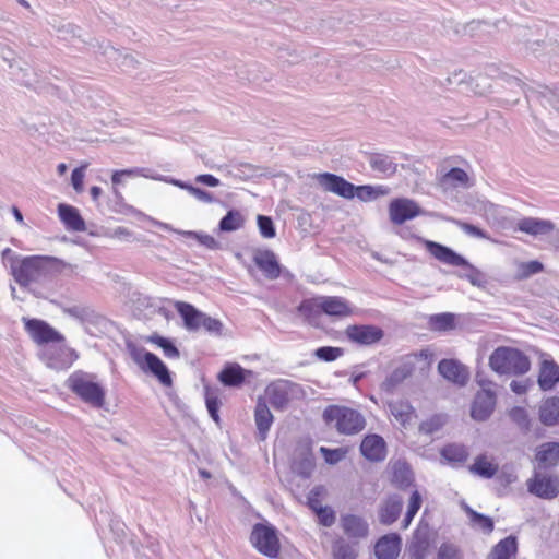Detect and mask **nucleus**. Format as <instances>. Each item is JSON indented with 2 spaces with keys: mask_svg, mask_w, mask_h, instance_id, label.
Wrapping results in <instances>:
<instances>
[{
  "mask_svg": "<svg viewBox=\"0 0 559 559\" xmlns=\"http://www.w3.org/2000/svg\"><path fill=\"white\" fill-rule=\"evenodd\" d=\"M438 371L445 380L457 386H465L471 378L469 369L453 358L440 360Z\"/></svg>",
  "mask_w": 559,
  "mask_h": 559,
  "instance_id": "nucleus-14",
  "label": "nucleus"
},
{
  "mask_svg": "<svg viewBox=\"0 0 559 559\" xmlns=\"http://www.w3.org/2000/svg\"><path fill=\"white\" fill-rule=\"evenodd\" d=\"M441 459L451 466L464 465L468 457L469 452L466 445L462 443H448L440 450Z\"/></svg>",
  "mask_w": 559,
  "mask_h": 559,
  "instance_id": "nucleus-28",
  "label": "nucleus"
},
{
  "mask_svg": "<svg viewBox=\"0 0 559 559\" xmlns=\"http://www.w3.org/2000/svg\"><path fill=\"white\" fill-rule=\"evenodd\" d=\"M301 393L300 385L287 379H276L270 382L262 397L276 411H283Z\"/></svg>",
  "mask_w": 559,
  "mask_h": 559,
  "instance_id": "nucleus-7",
  "label": "nucleus"
},
{
  "mask_svg": "<svg viewBox=\"0 0 559 559\" xmlns=\"http://www.w3.org/2000/svg\"><path fill=\"white\" fill-rule=\"evenodd\" d=\"M402 503L399 501L386 502L380 512V520L383 524H392L401 513Z\"/></svg>",
  "mask_w": 559,
  "mask_h": 559,
  "instance_id": "nucleus-47",
  "label": "nucleus"
},
{
  "mask_svg": "<svg viewBox=\"0 0 559 559\" xmlns=\"http://www.w3.org/2000/svg\"><path fill=\"white\" fill-rule=\"evenodd\" d=\"M356 543H348L343 538H337L332 545V555L334 559H356L358 552L355 548Z\"/></svg>",
  "mask_w": 559,
  "mask_h": 559,
  "instance_id": "nucleus-40",
  "label": "nucleus"
},
{
  "mask_svg": "<svg viewBox=\"0 0 559 559\" xmlns=\"http://www.w3.org/2000/svg\"><path fill=\"white\" fill-rule=\"evenodd\" d=\"M448 417L444 414H435L430 417L424 419L419 426L418 430L420 433L426 436H431L436 432H439L447 424Z\"/></svg>",
  "mask_w": 559,
  "mask_h": 559,
  "instance_id": "nucleus-39",
  "label": "nucleus"
},
{
  "mask_svg": "<svg viewBox=\"0 0 559 559\" xmlns=\"http://www.w3.org/2000/svg\"><path fill=\"white\" fill-rule=\"evenodd\" d=\"M250 543L262 555L276 558L281 551V543L274 526L257 523L250 534Z\"/></svg>",
  "mask_w": 559,
  "mask_h": 559,
  "instance_id": "nucleus-8",
  "label": "nucleus"
},
{
  "mask_svg": "<svg viewBox=\"0 0 559 559\" xmlns=\"http://www.w3.org/2000/svg\"><path fill=\"white\" fill-rule=\"evenodd\" d=\"M321 309L329 317L346 318L354 313L352 305L340 296L322 297Z\"/></svg>",
  "mask_w": 559,
  "mask_h": 559,
  "instance_id": "nucleus-26",
  "label": "nucleus"
},
{
  "mask_svg": "<svg viewBox=\"0 0 559 559\" xmlns=\"http://www.w3.org/2000/svg\"><path fill=\"white\" fill-rule=\"evenodd\" d=\"M258 227H259L260 234L264 238H267V239L274 238L276 235L273 221L269 216L259 215L258 216Z\"/></svg>",
  "mask_w": 559,
  "mask_h": 559,
  "instance_id": "nucleus-56",
  "label": "nucleus"
},
{
  "mask_svg": "<svg viewBox=\"0 0 559 559\" xmlns=\"http://www.w3.org/2000/svg\"><path fill=\"white\" fill-rule=\"evenodd\" d=\"M360 453L369 462H382L388 455L385 440L377 435H366L360 442Z\"/></svg>",
  "mask_w": 559,
  "mask_h": 559,
  "instance_id": "nucleus-15",
  "label": "nucleus"
},
{
  "mask_svg": "<svg viewBox=\"0 0 559 559\" xmlns=\"http://www.w3.org/2000/svg\"><path fill=\"white\" fill-rule=\"evenodd\" d=\"M538 468H552L559 465V442H544L535 450Z\"/></svg>",
  "mask_w": 559,
  "mask_h": 559,
  "instance_id": "nucleus-23",
  "label": "nucleus"
},
{
  "mask_svg": "<svg viewBox=\"0 0 559 559\" xmlns=\"http://www.w3.org/2000/svg\"><path fill=\"white\" fill-rule=\"evenodd\" d=\"M528 489H558L559 478L550 472H535L534 476L527 483Z\"/></svg>",
  "mask_w": 559,
  "mask_h": 559,
  "instance_id": "nucleus-36",
  "label": "nucleus"
},
{
  "mask_svg": "<svg viewBox=\"0 0 559 559\" xmlns=\"http://www.w3.org/2000/svg\"><path fill=\"white\" fill-rule=\"evenodd\" d=\"M67 385L71 392L92 407L102 408L105 405L106 391L96 381L95 374L76 370L68 378Z\"/></svg>",
  "mask_w": 559,
  "mask_h": 559,
  "instance_id": "nucleus-4",
  "label": "nucleus"
},
{
  "mask_svg": "<svg viewBox=\"0 0 559 559\" xmlns=\"http://www.w3.org/2000/svg\"><path fill=\"white\" fill-rule=\"evenodd\" d=\"M132 360L145 372L154 374L158 381L170 386L173 381L166 365L155 354L145 350L144 348H132L130 352Z\"/></svg>",
  "mask_w": 559,
  "mask_h": 559,
  "instance_id": "nucleus-9",
  "label": "nucleus"
},
{
  "mask_svg": "<svg viewBox=\"0 0 559 559\" xmlns=\"http://www.w3.org/2000/svg\"><path fill=\"white\" fill-rule=\"evenodd\" d=\"M188 190L199 200L201 201H204V202H212L213 201V195L211 193H209L207 191H204L200 188H195V187H192V186H189L188 187Z\"/></svg>",
  "mask_w": 559,
  "mask_h": 559,
  "instance_id": "nucleus-62",
  "label": "nucleus"
},
{
  "mask_svg": "<svg viewBox=\"0 0 559 559\" xmlns=\"http://www.w3.org/2000/svg\"><path fill=\"white\" fill-rule=\"evenodd\" d=\"M58 214L68 230L84 231L86 226L79 210L72 205L59 204Z\"/></svg>",
  "mask_w": 559,
  "mask_h": 559,
  "instance_id": "nucleus-29",
  "label": "nucleus"
},
{
  "mask_svg": "<svg viewBox=\"0 0 559 559\" xmlns=\"http://www.w3.org/2000/svg\"><path fill=\"white\" fill-rule=\"evenodd\" d=\"M218 380L226 386H239L246 380L245 369L239 365H227L218 374Z\"/></svg>",
  "mask_w": 559,
  "mask_h": 559,
  "instance_id": "nucleus-35",
  "label": "nucleus"
},
{
  "mask_svg": "<svg viewBox=\"0 0 559 559\" xmlns=\"http://www.w3.org/2000/svg\"><path fill=\"white\" fill-rule=\"evenodd\" d=\"M142 170L139 168L115 170L111 175V182L114 186H118L122 181V177H135L141 176Z\"/></svg>",
  "mask_w": 559,
  "mask_h": 559,
  "instance_id": "nucleus-58",
  "label": "nucleus"
},
{
  "mask_svg": "<svg viewBox=\"0 0 559 559\" xmlns=\"http://www.w3.org/2000/svg\"><path fill=\"white\" fill-rule=\"evenodd\" d=\"M85 167H86V165L73 169L72 175H71V183L78 193H81L83 191Z\"/></svg>",
  "mask_w": 559,
  "mask_h": 559,
  "instance_id": "nucleus-59",
  "label": "nucleus"
},
{
  "mask_svg": "<svg viewBox=\"0 0 559 559\" xmlns=\"http://www.w3.org/2000/svg\"><path fill=\"white\" fill-rule=\"evenodd\" d=\"M461 226H462V229L465 233H467L468 235H472V236H475V237H478V238H486L487 237L486 234L480 228H478L475 225H472V224H468V223H464Z\"/></svg>",
  "mask_w": 559,
  "mask_h": 559,
  "instance_id": "nucleus-64",
  "label": "nucleus"
},
{
  "mask_svg": "<svg viewBox=\"0 0 559 559\" xmlns=\"http://www.w3.org/2000/svg\"><path fill=\"white\" fill-rule=\"evenodd\" d=\"M390 415L402 427L411 425L416 418V411L412 404L404 400L392 401L388 404Z\"/></svg>",
  "mask_w": 559,
  "mask_h": 559,
  "instance_id": "nucleus-27",
  "label": "nucleus"
},
{
  "mask_svg": "<svg viewBox=\"0 0 559 559\" xmlns=\"http://www.w3.org/2000/svg\"><path fill=\"white\" fill-rule=\"evenodd\" d=\"M318 518V522L325 527H330L335 523V512L334 510L326 506L322 510H319L318 513H314Z\"/></svg>",
  "mask_w": 559,
  "mask_h": 559,
  "instance_id": "nucleus-57",
  "label": "nucleus"
},
{
  "mask_svg": "<svg viewBox=\"0 0 559 559\" xmlns=\"http://www.w3.org/2000/svg\"><path fill=\"white\" fill-rule=\"evenodd\" d=\"M254 421L258 430V438L262 441L265 440L267 432L274 421V416L265 403V399L262 396H259L257 400L254 408Z\"/></svg>",
  "mask_w": 559,
  "mask_h": 559,
  "instance_id": "nucleus-24",
  "label": "nucleus"
},
{
  "mask_svg": "<svg viewBox=\"0 0 559 559\" xmlns=\"http://www.w3.org/2000/svg\"><path fill=\"white\" fill-rule=\"evenodd\" d=\"M314 459L311 453H307L302 457L298 460H294L292 464V471L296 475L308 478L311 476L313 469H314Z\"/></svg>",
  "mask_w": 559,
  "mask_h": 559,
  "instance_id": "nucleus-41",
  "label": "nucleus"
},
{
  "mask_svg": "<svg viewBox=\"0 0 559 559\" xmlns=\"http://www.w3.org/2000/svg\"><path fill=\"white\" fill-rule=\"evenodd\" d=\"M322 297L305 299L298 306V312L308 321L316 320L323 313Z\"/></svg>",
  "mask_w": 559,
  "mask_h": 559,
  "instance_id": "nucleus-38",
  "label": "nucleus"
},
{
  "mask_svg": "<svg viewBox=\"0 0 559 559\" xmlns=\"http://www.w3.org/2000/svg\"><path fill=\"white\" fill-rule=\"evenodd\" d=\"M401 537L396 533H389L378 539L374 545L377 559H396L401 551Z\"/></svg>",
  "mask_w": 559,
  "mask_h": 559,
  "instance_id": "nucleus-22",
  "label": "nucleus"
},
{
  "mask_svg": "<svg viewBox=\"0 0 559 559\" xmlns=\"http://www.w3.org/2000/svg\"><path fill=\"white\" fill-rule=\"evenodd\" d=\"M253 262L267 280L281 276V265L275 253L269 249H258L253 253Z\"/></svg>",
  "mask_w": 559,
  "mask_h": 559,
  "instance_id": "nucleus-20",
  "label": "nucleus"
},
{
  "mask_svg": "<svg viewBox=\"0 0 559 559\" xmlns=\"http://www.w3.org/2000/svg\"><path fill=\"white\" fill-rule=\"evenodd\" d=\"M322 420L326 427L342 436H355L365 430V415L355 407L345 404H330L322 412Z\"/></svg>",
  "mask_w": 559,
  "mask_h": 559,
  "instance_id": "nucleus-2",
  "label": "nucleus"
},
{
  "mask_svg": "<svg viewBox=\"0 0 559 559\" xmlns=\"http://www.w3.org/2000/svg\"><path fill=\"white\" fill-rule=\"evenodd\" d=\"M308 507L313 513H318L319 510L326 507L321 499V491H311V495L308 497Z\"/></svg>",
  "mask_w": 559,
  "mask_h": 559,
  "instance_id": "nucleus-60",
  "label": "nucleus"
},
{
  "mask_svg": "<svg viewBox=\"0 0 559 559\" xmlns=\"http://www.w3.org/2000/svg\"><path fill=\"white\" fill-rule=\"evenodd\" d=\"M438 185L443 189H453L457 187H469L471 180L468 174L462 168H451L438 178Z\"/></svg>",
  "mask_w": 559,
  "mask_h": 559,
  "instance_id": "nucleus-30",
  "label": "nucleus"
},
{
  "mask_svg": "<svg viewBox=\"0 0 559 559\" xmlns=\"http://www.w3.org/2000/svg\"><path fill=\"white\" fill-rule=\"evenodd\" d=\"M421 506V498L418 491H413V495L409 499L408 509L406 515L404 518V527H407L412 522L415 514L418 512Z\"/></svg>",
  "mask_w": 559,
  "mask_h": 559,
  "instance_id": "nucleus-53",
  "label": "nucleus"
},
{
  "mask_svg": "<svg viewBox=\"0 0 559 559\" xmlns=\"http://www.w3.org/2000/svg\"><path fill=\"white\" fill-rule=\"evenodd\" d=\"M343 349L340 347L323 346L319 347L314 355L323 361H334L342 356Z\"/></svg>",
  "mask_w": 559,
  "mask_h": 559,
  "instance_id": "nucleus-55",
  "label": "nucleus"
},
{
  "mask_svg": "<svg viewBox=\"0 0 559 559\" xmlns=\"http://www.w3.org/2000/svg\"><path fill=\"white\" fill-rule=\"evenodd\" d=\"M205 404H206V408H207L210 416L218 425L221 421L219 415H218L221 401H219L217 394L209 388L206 389V392H205Z\"/></svg>",
  "mask_w": 559,
  "mask_h": 559,
  "instance_id": "nucleus-49",
  "label": "nucleus"
},
{
  "mask_svg": "<svg viewBox=\"0 0 559 559\" xmlns=\"http://www.w3.org/2000/svg\"><path fill=\"white\" fill-rule=\"evenodd\" d=\"M433 356V350L429 347L400 356L392 361L390 370L380 383L381 391L392 394L417 372H427L431 368Z\"/></svg>",
  "mask_w": 559,
  "mask_h": 559,
  "instance_id": "nucleus-1",
  "label": "nucleus"
},
{
  "mask_svg": "<svg viewBox=\"0 0 559 559\" xmlns=\"http://www.w3.org/2000/svg\"><path fill=\"white\" fill-rule=\"evenodd\" d=\"M430 324L435 330L448 331L455 326L454 316L451 313H441L431 317Z\"/></svg>",
  "mask_w": 559,
  "mask_h": 559,
  "instance_id": "nucleus-50",
  "label": "nucleus"
},
{
  "mask_svg": "<svg viewBox=\"0 0 559 559\" xmlns=\"http://www.w3.org/2000/svg\"><path fill=\"white\" fill-rule=\"evenodd\" d=\"M437 559H463V555L456 545L443 543L439 547Z\"/></svg>",
  "mask_w": 559,
  "mask_h": 559,
  "instance_id": "nucleus-52",
  "label": "nucleus"
},
{
  "mask_svg": "<svg viewBox=\"0 0 559 559\" xmlns=\"http://www.w3.org/2000/svg\"><path fill=\"white\" fill-rule=\"evenodd\" d=\"M559 382V365L545 360L540 367L538 384L544 391L551 390Z\"/></svg>",
  "mask_w": 559,
  "mask_h": 559,
  "instance_id": "nucleus-34",
  "label": "nucleus"
},
{
  "mask_svg": "<svg viewBox=\"0 0 559 559\" xmlns=\"http://www.w3.org/2000/svg\"><path fill=\"white\" fill-rule=\"evenodd\" d=\"M538 416L545 426L559 425V396L544 400L539 406Z\"/></svg>",
  "mask_w": 559,
  "mask_h": 559,
  "instance_id": "nucleus-32",
  "label": "nucleus"
},
{
  "mask_svg": "<svg viewBox=\"0 0 559 559\" xmlns=\"http://www.w3.org/2000/svg\"><path fill=\"white\" fill-rule=\"evenodd\" d=\"M370 166L373 170L384 175H392L396 170V164H394L390 157L381 154L372 155Z\"/></svg>",
  "mask_w": 559,
  "mask_h": 559,
  "instance_id": "nucleus-44",
  "label": "nucleus"
},
{
  "mask_svg": "<svg viewBox=\"0 0 559 559\" xmlns=\"http://www.w3.org/2000/svg\"><path fill=\"white\" fill-rule=\"evenodd\" d=\"M516 228L522 233L537 236L551 233L555 229V225L550 221L525 217L518 222Z\"/></svg>",
  "mask_w": 559,
  "mask_h": 559,
  "instance_id": "nucleus-31",
  "label": "nucleus"
},
{
  "mask_svg": "<svg viewBox=\"0 0 559 559\" xmlns=\"http://www.w3.org/2000/svg\"><path fill=\"white\" fill-rule=\"evenodd\" d=\"M391 484L399 489H407L414 485V473L408 463L396 461L390 464Z\"/></svg>",
  "mask_w": 559,
  "mask_h": 559,
  "instance_id": "nucleus-25",
  "label": "nucleus"
},
{
  "mask_svg": "<svg viewBox=\"0 0 559 559\" xmlns=\"http://www.w3.org/2000/svg\"><path fill=\"white\" fill-rule=\"evenodd\" d=\"M174 308L183 320V325L188 331H198L203 328L207 333L221 335L223 323L215 318L198 310L193 305L186 301H175Z\"/></svg>",
  "mask_w": 559,
  "mask_h": 559,
  "instance_id": "nucleus-6",
  "label": "nucleus"
},
{
  "mask_svg": "<svg viewBox=\"0 0 559 559\" xmlns=\"http://www.w3.org/2000/svg\"><path fill=\"white\" fill-rule=\"evenodd\" d=\"M511 419L516 423L522 429H530V418L524 407H513L509 413Z\"/></svg>",
  "mask_w": 559,
  "mask_h": 559,
  "instance_id": "nucleus-54",
  "label": "nucleus"
},
{
  "mask_svg": "<svg viewBox=\"0 0 559 559\" xmlns=\"http://www.w3.org/2000/svg\"><path fill=\"white\" fill-rule=\"evenodd\" d=\"M417 241L421 243L427 252L437 261L454 267H469V263L461 254L456 253L451 248L439 242L428 240L421 237H416Z\"/></svg>",
  "mask_w": 559,
  "mask_h": 559,
  "instance_id": "nucleus-11",
  "label": "nucleus"
},
{
  "mask_svg": "<svg viewBox=\"0 0 559 559\" xmlns=\"http://www.w3.org/2000/svg\"><path fill=\"white\" fill-rule=\"evenodd\" d=\"M500 466L493 455L480 453L474 457L473 463L468 466V471L474 476L483 479H491L499 473Z\"/></svg>",
  "mask_w": 559,
  "mask_h": 559,
  "instance_id": "nucleus-21",
  "label": "nucleus"
},
{
  "mask_svg": "<svg viewBox=\"0 0 559 559\" xmlns=\"http://www.w3.org/2000/svg\"><path fill=\"white\" fill-rule=\"evenodd\" d=\"M197 182L206 185L209 187H217L219 185V180L210 174L199 175L195 178Z\"/></svg>",
  "mask_w": 559,
  "mask_h": 559,
  "instance_id": "nucleus-63",
  "label": "nucleus"
},
{
  "mask_svg": "<svg viewBox=\"0 0 559 559\" xmlns=\"http://www.w3.org/2000/svg\"><path fill=\"white\" fill-rule=\"evenodd\" d=\"M317 180L324 190L333 192L340 197L352 199L355 195L356 187L341 176L331 173H323L317 176Z\"/></svg>",
  "mask_w": 559,
  "mask_h": 559,
  "instance_id": "nucleus-18",
  "label": "nucleus"
},
{
  "mask_svg": "<svg viewBox=\"0 0 559 559\" xmlns=\"http://www.w3.org/2000/svg\"><path fill=\"white\" fill-rule=\"evenodd\" d=\"M346 337L355 344L370 346L379 343L384 332L381 328L371 324H352L345 329Z\"/></svg>",
  "mask_w": 559,
  "mask_h": 559,
  "instance_id": "nucleus-13",
  "label": "nucleus"
},
{
  "mask_svg": "<svg viewBox=\"0 0 559 559\" xmlns=\"http://www.w3.org/2000/svg\"><path fill=\"white\" fill-rule=\"evenodd\" d=\"M245 218L239 211L230 210L219 222V229L223 231H234L241 228Z\"/></svg>",
  "mask_w": 559,
  "mask_h": 559,
  "instance_id": "nucleus-43",
  "label": "nucleus"
},
{
  "mask_svg": "<svg viewBox=\"0 0 559 559\" xmlns=\"http://www.w3.org/2000/svg\"><path fill=\"white\" fill-rule=\"evenodd\" d=\"M43 353V359L50 369L61 371L69 369L79 358L75 349L67 346L64 343H57Z\"/></svg>",
  "mask_w": 559,
  "mask_h": 559,
  "instance_id": "nucleus-12",
  "label": "nucleus"
},
{
  "mask_svg": "<svg viewBox=\"0 0 559 559\" xmlns=\"http://www.w3.org/2000/svg\"><path fill=\"white\" fill-rule=\"evenodd\" d=\"M53 261V258L47 255L16 258L10 264L11 275L20 286L27 287L46 276Z\"/></svg>",
  "mask_w": 559,
  "mask_h": 559,
  "instance_id": "nucleus-3",
  "label": "nucleus"
},
{
  "mask_svg": "<svg viewBox=\"0 0 559 559\" xmlns=\"http://www.w3.org/2000/svg\"><path fill=\"white\" fill-rule=\"evenodd\" d=\"M489 366L499 374H523L530 370L531 362L521 350L501 346L490 355Z\"/></svg>",
  "mask_w": 559,
  "mask_h": 559,
  "instance_id": "nucleus-5",
  "label": "nucleus"
},
{
  "mask_svg": "<svg viewBox=\"0 0 559 559\" xmlns=\"http://www.w3.org/2000/svg\"><path fill=\"white\" fill-rule=\"evenodd\" d=\"M183 235L195 239L200 245L207 249L215 250L219 247L218 241L212 235L198 231H186Z\"/></svg>",
  "mask_w": 559,
  "mask_h": 559,
  "instance_id": "nucleus-51",
  "label": "nucleus"
},
{
  "mask_svg": "<svg viewBox=\"0 0 559 559\" xmlns=\"http://www.w3.org/2000/svg\"><path fill=\"white\" fill-rule=\"evenodd\" d=\"M356 191H357L358 197H359L361 200H369V199L376 198L379 193H381V194L386 193V191H385V190H381V191L377 192V191H376L372 187H370V186H360V187H356Z\"/></svg>",
  "mask_w": 559,
  "mask_h": 559,
  "instance_id": "nucleus-61",
  "label": "nucleus"
},
{
  "mask_svg": "<svg viewBox=\"0 0 559 559\" xmlns=\"http://www.w3.org/2000/svg\"><path fill=\"white\" fill-rule=\"evenodd\" d=\"M516 552V538L514 536H508L492 547L488 559H515Z\"/></svg>",
  "mask_w": 559,
  "mask_h": 559,
  "instance_id": "nucleus-33",
  "label": "nucleus"
},
{
  "mask_svg": "<svg viewBox=\"0 0 559 559\" xmlns=\"http://www.w3.org/2000/svg\"><path fill=\"white\" fill-rule=\"evenodd\" d=\"M496 406V393L491 389L483 388L475 395L471 407V416L478 421L486 420Z\"/></svg>",
  "mask_w": 559,
  "mask_h": 559,
  "instance_id": "nucleus-17",
  "label": "nucleus"
},
{
  "mask_svg": "<svg viewBox=\"0 0 559 559\" xmlns=\"http://www.w3.org/2000/svg\"><path fill=\"white\" fill-rule=\"evenodd\" d=\"M464 511L466 512L473 527L480 530L485 534H490L493 531L495 524L491 518L476 512L467 504H464Z\"/></svg>",
  "mask_w": 559,
  "mask_h": 559,
  "instance_id": "nucleus-37",
  "label": "nucleus"
},
{
  "mask_svg": "<svg viewBox=\"0 0 559 559\" xmlns=\"http://www.w3.org/2000/svg\"><path fill=\"white\" fill-rule=\"evenodd\" d=\"M390 219L393 224L401 225L420 214L418 204L409 199L399 198L389 205Z\"/></svg>",
  "mask_w": 559,
  "mask_h": 559,
  "instance_id": "nucleus-16",
  "label": "nucleus"
},
{
  "mask_svg": "<svg viewBox=\"0 0 559 559\" xmlns=\"http://www.w3.org/2000/svg\"><path fill=\"white\" fill-rule=\"evenodd\" d=\"M430 550V542L424 536L415 535L414 540L411 543L408 554L411 559H425Z\"/></svg>",
  "mask_w": 559,
  "mask_h": 559,
  "instance_id": "nucleus-42",
  "label": "nucleus"
},
{
  "mask_svg": "<svg viewBox=\"0 0 559 559\" xmlns=\"http://www.w3.org/2000/svg\"><path fill=\"white\" fill-rule=\"evenodd\" d=\"M340 525L344 535L353 543H358L368 537L369 525L359 515L343 514L340 519Z\"/></svg>",
  "mask_w": 559,
  "mask_h": 559,
  "instance_id": "nucleus-19",
  "label": "nucleus"
},
{
  "mask_svg": "<svg viewBox=\"0 0 559 559\" xmlns=\"http://www.w3.org/2000/svg\"><path fill=\"white\" fill-rule=\"evenodd\" d=\"M319 452L322 454L326 464L335 465V464L342 462L343 460H345V457L347 456V454L349 452V448L348 447H340V448H335V449H330L326 447H321L319 449Z\"/></svg>",
  "mask_w": 559,
  "mask_h": 559,
  "instance_id": "nucleus-45",
  "label": "nucleus"
},
{
  "mask_svg": "<svg viewBox=\"0 0 559 559\" xmlns=\"http://www.w3.org/2000/svg\"><path fill=\"white\" fill-rule=\"evenodd\" d=\"M544 270V265L536 260L528 262H521L518 265L516 280L523 281L534 274H538Z\"/></svg>",
  "mask_w": 559,
  "mask_h": 559,
  "instance_id": "nucleus-48",
  "label": "nucleus"
},
{
  "mask_svg": "<svg viewBox=\"0 0 559 559\" xmlns=\"http://www.w3.org/2000/svg\"><path fill=\"white\" fill-rule=\"evenodd\" d=\"M148 342L162 348L168 358H178L180 355L178 348L168 338L158 334L151 335Z\"/></svg>",
  "mask_w": 559,
  "mask_h": 559,
  "instance_id": "nucleus-46",
  "label": "nucleus"
},
{
  "mask_svg": "<svg viewBox=\"0 0 559 559\" xmlns=\"http://www.w3.org/2000/svg\"><path fill=\"white\" fill-rule=\"evenodd\" d=\"M22 321L25 331L36 344L66 342V337L44 320L23 318Z\"/></svg>",
  "mask_w": 559,
  "mask_h": 559,
  "instance_id": "nucleus-10",
  "label": "nucleus"
}]
</instances>
